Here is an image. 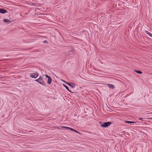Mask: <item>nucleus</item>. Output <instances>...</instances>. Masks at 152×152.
<instances>
[{
    "instance_id": "obj_1",
    "label": "nucleus",
    "mask_w": 152,
    "mask_h": 152,
    "mask_svg": "<svg viewBox=\"0 0 152 152\" xmlns=\"http://www.w3.org/2000/svg\"><path fill=\"white\" fill-rule=\"evenodd\" d=\"M99 124L102 127H107L110 126L111 124V123L110 122H99Z\"/></svg>"
},
{
    "instance_id": "obj_2",
    "label": "nucleus",
    "mask_w": 152,
    "mask_h": 152,
    "mask_svg": "<svg viewBox=\"0 0 152 152\" xmlns=\"http://www.w3.org/2000/svg\"><path fill=\"white\" fill-rule=\"evenodd\" d=\"M38 73L36 72L30 74V77L32 78H34V79L36 78L37 77H38Z\"/></svg>"
},
{
    "instance_id": "obj_3",
    "label": "nucleus",
    "mask_w": 152,
    "mask_h": 152,
    "mask_svg": "<svg viewBox=\"0 0 152 152\" xmlns=\"http://www.w3.org/2000/svg\"><path fill=\"white\" fill-rule=\"evenodd\" d=\"M60 127L61 128H64L65 129H69L70 130H71L72 131H73L74 132H75L77 133H78L79 134H80V133L78 131H77L76 130H75L74 129H73L72 128H70L69 127H66V126H60Z\"/></svg>"
},
{
    "instance_id": "obj_4",
    "label": "nucleus",
    "mask_w": 152,
    "mask_h": 152,
    "mask_svg": "<svg viewBox=\"0 0 152 152\" xmlns=\"http://www.w3.org/2000/svg\"><path fill=\"white\" fill-rule=\"evenodd\" d=\"M39 83L43 86H45V83L43 81V78L41 77H40L39 78Z\"/></svg>"
},
{
    "instance_id": "obj_5",
    "label": "nucleus",
    "mask_w": 152,
    "mask_h": 152,
    "mask_svg": "<svg viewBox=\"0 0 152 152\" xmlns=\"http://www.w3.org/2000/svg\"><path fill=\"white\" fill-rule=\"evenodd\" d=\"M45 76L46 78H48V83L49 84H50L52 82V79L48 75L45 74Z\"/></svg>"
},
{
    "instance_id": "obj_6",
    "label": "nucleus",
    "mask_w": 152,
    "mask_h": 152,
    "mask_svg": "<svg viewBox=\"0 0 152 152\" xmlns=\"http://www.w3.org/2000/svg\"><path fill=\"white\" fill-rule=\"evenodd\" d=\"M65 83L67 85H69V86L71 87L72 88H74L75 87V84L74 83H68L67 82H66L65 81H64Z\"/></svg>"
},
{
    "instance_id": "obj_7",
    "label": "nucleus",
    "mask_w": 152,
    "mask_h": 152,
    "mask_svg": "<svg viewBox=\"0 0 152 152\" xmlns=\"http://www.w3.org/2000/svg\"><path fill=\"white\" fill-rule=\"evenodd\" d=\"M7 12V11L4 9L0 8V13L2 14H4Z\"/></svg>"
},
{
    "instance_id": "obj_8",
    "label": "nucleus",
    "mask_w": 152,
    "mask_h": 152,
    "mask_svg": "<svg viewBox=\"0 0 152 152\" xmlns=\"http://www.w3.org/2000/svg\"><path fill=\"white\" fill-rule=\"evenodd\" d=\"M107 86H108L110 88L113 89L114 88V86L113 85L108 84Z\"/></svg>"
},
{
    "instance_id": "obj_9",
    "label": "nucleus",
    "mask_w": 152,
    "mask_h": 152,
    "mask_svg": "<svg viewBox=\"0 0 152 152\" xmlns=\"http://www.w3.org/2000/svg\"><path fill=\"white\" fill-rule=\"evenodd\" d=\"M3 21L5 23H10L11 22V21L9 20L5 19L3 20Z\"/></svg>"
},
{
    "instance_id": "obj_10",
    "label": "nucleus",
    "mask_w": 152,
    "mask_h": 152,
    "mask_svg": "<svg viewBox=\"0 0 152 152\" xmlns=\"http://www.w3.org/2000/svg\"><path fill=\"white\" fill-rule=\"evenodd\" d=\"M124 122L126 123H128V124H133L135 123L136 122L134 121H124Z\"/></svg>"
},
{
    "instance_id": "obj_11",
    "label": "nucleus",
    "mask_w": 152,
    "mask_h": 152,
    "mask_svg": "<svg viewBox=\"0 0 152 152\" xmlns=\"http://www.w3.org/2000/svg\"><path fill=\"white\" fill-rule=\"evenodd\" d=\"M145 33L148 34L149 36L152 37V34L151 33L148 31H145Z\"/></svg>"
},
{
    "instance_id": "obj_12",
    "label": "nucleus",
    "mask_w": 152,
    "mask_h": 152,
    "mask_svg": "<svg viewBox=\"0 0 152 152\" xmlns=\"http://www.w3.org/2000/svg\"><path fill=\"white\" fill-rule=\"evenodd\" d=\"M63 86H64L65 88H66L67 90H68L70 92H72L69 90V87L67 86H66V85H63Z\"/></svg>"
},
{
    "instance_id": "obj_13",
    "label": "nucleus",
    "mask_w": 152,
    "mask_h": 152,
    "mask_svg": "<svg viewBox=\"0 0 152 152\" xmlns=\"http://www.w3.org/2000/svg\"><path fill=\"white\" fill-rule=\"evenodd\" d=\"M135 72L139 74H141L142 73V72L140 71L135 70Z\"/></svg>"
},
{
    "instance_id": "obj_14",
    "label": "nucleus",
    "mask_w": 152,
    "mask_h": 152,
    "mask_svg": "<svg viewBox=\"0 0 152 152\" xmlns=\"http://www.w3.org/2000/svg\"><path fill=\"white\" fill-rule=\"evenodd\" d=\"M35 81L39 83V78L38 79L35 80Z\"/></svg>"
},
{
    "instance_id": "obj_15",
    "label": "nucleus",
    "mask_w": 152,
    "mask_h": 152,
    "mask_svg": "<svg viewBox=\"0 0 152 152\" xmlns=\"http://www.w3.org/2000/svg\"><path fill=\"white\" fill-rule=\"evenodd\" d=\"M139 120H142V118H139Z\"/></svg>"
},
{
    "instance_id": "obj_16",
    "label": "nucleus",
    "mask_w": 152,
    "mask_h": 152,
    "mask_svg": "<svg viewBox=\"0 0 152 152\" xmlns=\"http://www.w3.org/2000/svg\"><path fill=\"white\" fill-rule=\"evenodd\" d=\"M94 83V84H98V83Z\"/></svg>"
},
{
    "instance_id": "obj_17",
    "label": "nucleus",
    "mask_w": 152,
    "mask_h": 152,
    "mask_svg": "<svg viewBox=\"0 0 152 152\" xmlns=\"http://www.w3.org/2000/svg\"><path fill=\"white\" fill-rule=\"evenodd\" d=\"M47 42V41H44L43 42Z\"/></svg>"
}]
</instances>
